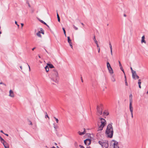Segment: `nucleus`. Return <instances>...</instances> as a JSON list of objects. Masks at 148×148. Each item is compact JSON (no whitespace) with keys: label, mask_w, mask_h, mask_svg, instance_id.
I'll return each mask as SVG.
<instances>
[{"label":"nucleus","mask_w":148,"mask_h":148,"mask_svg":"<svg viewBox=\"0 0 148 148\" xmlns=\"http://www.w3.org/2000/svg\"><path fill=\"white\" fill-rule=\"evenodd\" d=\"M50 78L52 80L56 83H57L59 78L58 73L56 70L53 69L50 74Z\"/></svg>","instance_id":"nucleus-1"},{"label":"nucleus","mask_w":148,"mask_h":148,"mask_svg":"<svg viewBox=\"0 0 148 148\" xmlns=\"http://www.w3.org/2000/svg\"><path fill=\"white\" fill-rule=\"evenodd\" d=\"M105 133L108 138H111L112 137L113 130L111 124H109L107 126Z\"/></svg>","instance_id":"nucleus-2"},{"label":"nucleus","mask_w":148,"mask_h":148,"mask_svg":"<svg viewBox=\"0 0 148 148\" xmlns=\"http://www.w3.org/2000/svg\"><path fill=\"white\" fill-rule=\"evenodd\" d=\"M100 119L101 120V124L99 126L98 131L102 130L103 128L106 123V121L104 119L101 118Z\"/></svg>","instance_id":"nucleus-3"},{"label":"nucleus","mask_w":148,"mask_h":148,"mask_svg":"<svg viewBox=\"0 0 148 148\" xmlns=\"http://www.w3.org/2000/svg\"><path fill=\"white\" fill-rule=\"evenodd\" d=\"M103 107L102 104H100V106H97V114L98 115H100L102 114V113Z\"/></svg>","instance_id":"nucleus-4"},{"label":"nucleus","mask_w":148,"mask_h":148,"mask_svg":"<svg viewBox=\"0 0 148 148\" xmlns=\"http://www.w3.org/2000/svg\"><path fill=\"white\" fill-rule=\"evenodd\" d=\"M91 143L90 140L89 139H87L84 140V143L86 145H89Z\"/></svg>","instance_id":"nucleus-5"},{"label":"nucleus","mask_w":148,"mask_h":148,"mask_svg":"<svg viewBox=\"0 0 148 148\" xmlns=\"http://www.w3.org/2000/svg\"><path fill=\"white\" fill-rule=\"evenodd\" d=\"M113 141L114 142V148H119V146L118 145V142L115 140H113Z\"/></svg>","instance_id":"nucleus-6"},{"label":"nucleus","mask_w":148,"mask_h":148,"mask_svg":"<svg viewBox=\"0 0 148 148\" xmlns=\"http://www.w3.org/2000/svg\"><path fill=\"white\" fill-rule=\"evenodd\" d=\"M103 148H108V143H103V144L102 145V146Z\"/></svg>","instance_id":"nucleus-7"},{"label":"nucleus","mask_w":148,"mask_h":148,"mask_svg":"<svg viewBox=\"0 0 148 148\" xmlns=\"http://www.w3.org/2000/svg\"><path fill=\"white\" fill-rule=\"evenodd\" d=\"M134 75L132 74V77L134 79H138L139 78V77L136 74V71L135 72V74H134Z\"/></svg>","instance_id":"nucleus-8"},{"label":"nucleus","mask_w":148,"mask_h":148,"mask_svg":"<svg viewBox=\"0 0 148 148\" xmlns=\"http://www.w3.org/2000/svg\"><path fill=\"white\" fill-rule=\"evenodd\" d=\"M132 94H130V106H132Z\"/></svg>","instance_id":"nucleus-9"},{"label":"nucleus","mask_w":148,"mask_h":148,"mask_svg":"<svg viewBox=\"0 0 148 148\" xmlns=\"http://www.w3.org/2000/svg\"><path fill=\"white\" fill-rule=\"evenodd\" d=\"M9 96L12 97H14V95L13 92L12 91V90H10L9 91Z\"/></svg>","instance_id":"nucleus-10"},{"label":"nucleus","mask_w":148,"mask_h":148,"mask_svg":"<svg viewBox=\"0 0 148 148\" xmlns=\"http://www.w3.org/2000/svg\"><path fill=\"white\" fill-rule=\"evenodd\" d=\"M2 143L3 145L5 148H9V147L8 144L5 141Z\"/></svg>","instance_id":"nucleus-11"},{"label":"nucleus","mask_w":148,"mask_h":148,"mask_svg":"<svg viewBox=\"0 0 148 148\" xmlns=\"http://www.w3.org/2000/svg\"><path fill=\"white\" fill-rule=\"evenodd\" d=\"M130 110L131 113L132 117L133 118V108L132 106H130Z\"/></svg>","instance_id":"nucleus-12"},{"label":"nucleus","mask_w":148,"mask_h":148,"mask_svg":"<svg viewBox=\"0 0 148 148\" xmlns=\"http://www.w3.org/2000/svg\"><path fill=\"white\" fill-rule=\"evenodd\" d=\"M93 40H94V41H95L97 47H99V45L98 43V42H97V41L96 40V39L95 38V36H94V37L93 38Z\"/></svg>","instance_id":"nucleus-13"},{"label":"nucleus","mask_w":148,"mask_h":148,"mask_svg":"<svg viewBox=\"0 0 148 148\" xmlns=\"http://www.w3.org/2000/svg\"><path fill=\"white\" fill-rule=\"evenodd\" d=\"M86 130L84 129V131L83 132H80V131L78 132V133L80 135H82L86 133Z\"/></svg>","instance_id":"nucleus-14"},{"label":"nucleus","mask_w":148,"mask_h":148,"mask_svg":"<svg viewBox=\"0 0 148 148\" xmlns=\"http://www.w3.org/2000/svg\"><path fill=\"white\" fill-rule=\"evenodd\" d=\"M108 69L109 71V72L111 74H113V71L112 68L111 67L109 68V69Z\"/></svg>","instance_id":"nucleus-15"},{"label":"nucleus","mask_w":148,"mask_h":148,"mask_svg":"<svg viewBox=\"0 0 148 148\" xmlns=\"http://www.w3.org/2000/svg\"><path fill=\"white\" fill-rule=\"evenodd\" d=\"M141 43H143V42H144L145 43H146V41L145 40V36H143L141 38Z\"/></svg>","instance_id":"nucleus-16"},{"label":"nucleus","mask_w":148,"mask_h":148,"mask_svg":"<svg viewBox=\"0 0 148 148\" xmlns=\"http://www.w3.org/2000/svg\"><path fill=\"white\" fill-rule=\"evenodd\" d=\"M109 114V112L106 111H105L103 113V114L104 116H107V115H108Z\"/></svg>","instance_id":"nucleus-17"},{"label":"nucleus","mask_w":148,"mask_h":148,"mask_svg":"<svg viewBox=\"0 0 148 148\" xmlns=\"http://www.w3.org/2000/svg\"><path fill=\"white\" fill-rule=\"evenodd\" d=\"M67 39H68V41L69 43L71 44H72V43L71 42V40L69 36H68L67 37Z\"/></svg>","instance_id":"nucleus-18"},{"label":"nucleus","mask_w":148,"mask_h":148,"mask_svg":"<svg viewBox=\"0 0 148 148\" xmlns=\"http://www.w3.org/2000/svg\"><path fill=\"white\" fill-rule=\"evenodd\" d=\"M111 80L113 82H115L116 81L115 79L114 75H112L111 78Z\"/></svg>","instance_id":"nucleus-19"},{"label":"nucleus","mask_w":148,"mask_h":148,"mask_svg":"<svg viewBox=\"0 0 148 148\" xmlns=\"http://www.w3.org/2000/svg\"><path fill=\"white\" fill-rule=\"evenodd\" d=\"M47 65L49 66V67L50 68H53L54 67L51 64H48Z\"/></svg>","instance_id":"nucleus-20"},{"label":"nucleus","mask_w":148,"mask_h":148,"mask_svg":"<svg viewBox=\"0 0 148 148\" xmlns=\"http://www.w3.org/2000/svg\"><path fill=\"white\" fill-rule=\"evenodd\" d=\"M40 33H41L40 31H39L37 33L36 35L38 37H40L41 38V35L40 34Z\"/></svg>","instance_id":"nucleus-21"},{"label":"nucleus","mask_w":148,"mask_h":148,"mask_svg":"<svg viewBox=\"0 0 148 148\" xmlns=\"http://www.w3.org/2000/svg\"><path fill=\"white\" fill-rule=\"evenodd\" d=\"M107 66L108 69H109V68L111 67L109 63L108 62H107Z\"/></svg>","instance_id":"nucleus-22"},{"label":"nucleus","mask_w":148,"mask_h":148,"mask_svg":"<svg viewBox=\"0 0 148 148\" xmlns=\"http://www.w3.org/2000/svg\"><path fill=\"white\" fill-rule=\"evenodd\" d=\"M45 69L47 72H48L49 71V69L48 66H46L45 67Z\"/></svg>","instance_id":"nucleus-23"},{"label":"nucleus","mask_w":148,"mask_h":148,"mask_svg":"<svg viewBox=\"0 0 148 148\" xmlns=\"http://www.w3.org/2000/svg\"><path fill=\"white\" fill-rule=\"evenodd\" d=\"M0 140L1 142L2 143L5 141L0 136Z\"/></svg>","instance_id":"nucleus-24"},{"label":"nucleus","mask_w":148,"mask_h":148,"mask_svg":"<svg viewBox=\"0 0 148 148\" xmlns=\"http://www.w3.org/2000/svg\"><path fill=\"white\" fill-rule=\"evenodd\" d=\"M130 69H131V70L132 73V74H133L134 75V74H135V72H136V71L133 70L132 67H131Z\"/></svg>","instance_id":"nucleus-25"},{"label":"nucleus","mask_w":148,"mask_h":148,"mask_svg":"<svg viewBox=\"0 0 148 148\" xmlns=\"http://www.w3.org/2000/svg\"><path fill=\"white\" fill-rule=\"evenodd\" d=\"M57 17L58 18V21L59 22H60V18L58 13H57Z\"/></svg>","instance_id":"nucleus-26"},{"label":"nucleus","mask_w":148,"mask_h":148,"mask_svg":"<svg viewBox=\"0 0 148 148\" xmlns=\"http://www.w3.org/2000/svg\"><path fill=\"white\" fill-rule=\"evenodd\" d=\"M39 21H40V22L42 23H43L46 25H47V23H45V22H44L42 20H39Z\"/></svg>","instance_id":"nucleus-27"},{"label":"nucleus","mask_w":148,"mask_h":148,"mask_svg":"<svg viewBox=\"0 0 148 148\" xmlns=\"http://www.w3.org/2000/svg\"><path fill=\"white\" fill-rule=\"evenodd\" d=\"M74 145L75 147H76V148H77L78 147V144L76 142H75Z\"/></svg>","instance_id":"nucleus-28"},{"label":"nucleus","mask_w":148,"mask_h":148,"mask_svg":"<svg viewBox=\"0 0 148 148\" xmlns=\"http://www.w3.org/2000/svg\"><path fill=\"white\" fill-rule=\"evenodd\" d=\"M40 31L41 33H42V34H44V31L42 28L40 29Z\"/></svg>","instance_id":"nucleus-29"},{"label":"nucleus","mask_w":148,"mask_h":148,"mask_svg":"<svg viewBox=\"0 0 148 148\" xmlns=\"http://www.w3.org/2000/svg\"><path fill=\"white\" fill-rule=\"evenodd\" d=\"M98 143H99V144L101 146H102V145L103 144V143H104V142H102L101 141H99L98 142Z\"/></svg>","instance_id":"nucleus-30"},{"label":"nucleus","mask_w":148,"mask_h":148,"mask_svg":"<svg viewBox=\"0 0 148 148\" xmlns=\"http://www.w3.org/2000/svg\"><path fill=\"white\" fill-rule=\"evenodd\" d=\"M140 81H141V80L140 79H139L138 80V85H141V82Z\"/></svg>","instance_id":"nucleus-31"},{"label":"nucleus","mask_w":148,"mask_h":148,"mask_svg":"<svg viewBox=\"0 0 148 148\" xmlns=\"http://www.w3.org/2000/svg\"><path fill=\"white\" fill-rule=\"evenodd\" d=\"M54 118L55 119L56 121V122L57 123H58V119L56 118L55 117H54Z\"/></svg>","instance_id":"nucleus-32"},{"label":"nucleus","mask_w":148,"mask_h":148,"mask_svg":"<svg viewBox=\"0 0 148 148\" xmlns=\"http://www.w3.org/2000/svg\"><path fill=\"white\" fill-rule=\"evenodd\" d=\"M73 27L75 30H77L78 29V28L75 26L74 25H73Z\"/></svg>","instance_id":"nucleus-33"},{"label":"nucleus","mask_w":148,"mask_h":148,"mask_svg":"<svg viewBox=\"0 0 148 148\" xmlns=\"http://www.w3.org/2000/svg\"><path fill=\"white\" fill-rule=\"evenodd\" d=\"M109 46H110V50H111V49L112 50V46L111 43H109Z\"/></svg>","instance_id":"nucleus-34"},{"label":"nucleus","mask_w":148,"mask_h":148,"mask_svg":"<svg viewBox=\"0 0 148 148\" xmlns=\"http://www.w3.org/2000/svg\"><path fill=\"white\" fill-rule=\"evenodd\" d=\"M45 118H46L47 117H48L49 118V116H48L47 114V112H46V115L45 116Z\"/></svg>","instance_id":"nucleus-35"},{"label":"nucleus","mask_w":148,"mask_h":148,"mask_svg":"<svg viewBox=\"0 0 148 148\" xmlns=\"http://www.w3.org/2000/svg\"><path fill=\"white\" fill-rule=\"evenodd\" d=\"M119 66H120V67H121V62L120 61H119Z\"/></svg>","instance_id":"nucleus-36"},{"label":"nucleus","mask_w":148,"mask_h":148,"mask_svg":"<svg viewBox=\"0 0 148 148\" xmlns=\"http://www.w3.org/2000/svg\"><path fill=\"white\" fill-rule=\"evenodd\" d=\"M79 146L80 147V148H85L83 146H82L81 145H79Z\"/></svg>","instance_id":"nucleus-37"},{"label":"nucleus","mask_w":148,"mask_h":148,"mask_svg":"<svg viewBox=\"0 0 148 148\" xmlns=\"http://www.w3.org/2000/svg\"><path fill=\"white\" fill-rule=\"evenodd\" d=\"M53 125H54V128L56 129V128H57V126H56L55 125V124H53Z\"/></svg>","instance_id":"nucleus-38"},{"label":"nucleus","mask_w":148,"mask_h":148,"mask_svg":"<svg viewBox=\"0 0 148 148\" xmlns=\"http://www.w3.org/2000/svg\"><path fill=\"white\" fill-rule=\"evenodd\" d=\"M0 84H3L5 86H6L5 84L2 82L0 83Z\"/></svg>","instance_id":"nucleus-39"},{"label":"nucleus","mask_w":148,"mask_h":148,"mask_svg":"<svg viewBox=\"0 0 148 148\" xmlns=\"http://www.w3.org/2000/svg\"><path fill=\"white\" fill-rule=\"evenodd\" d=\"M15 23L18 26V27H19V25L17 24V22L16 21H15Z\"/></svg>","instance_id":"nucleus-40"},{"label":"nucleus","mask_w":148,"mask_h":148,"mask_svg":"<svg viewBox=\"0 0 148 148\" xmlns=\"http://www.w3.org/2000/svg\"><path fill=\"white\" fill-rule=\"evenodd\" d=\"M110 50V52H111V54L112 55V49Z\"/></svg>","instance_id":"nucleus-41"},{"label":"nucleus","mask_w":148,"mask_h":148,"mask_svg":"<svg viewBox=\"0 0 148 148\" xmlns=\"http://www.w3.org/2000/svg\"><path fill=\"white\" fill-rule=\"evenodd\" d=\"M69 45H70V46H71V48H73V46H72V44H69Z\"/></svg>","instance_id":"nucleus-42"},{"label":"nucleus","mask_w":148,"mask_h":148,"mask_svg":"<svg viewBox=\"0 0 148 148\" xmlns=\"http://www.w3.org/2000/svg\"><path fill=\"white\" fill-rule=\"evenodd\" d=\"M125 85L126 86H128V84H127V82H125Z\"/></svg>","instance_id":"nucleus-43"},{"label":"nucleus","mask_w":148,"mask_h":148,"mask_svg":"<svg viewBox=\"0 0 148 148\" xmlns=\"http://www.w3.org/2000/svg\"><path fill=\"white\" fill-rule=\"evenodd\" d=\"M62 29H63V31L64 32H66V31H65V29H64V28H62Z\"/></svg>","instance_id":"nucleus-44"},{"label":"nucleus","mask_w":148,"mask_h":148,"mask_svg":"<svg viewBox=\"0 0 148 148\" xmlns=\"http://www.w3.org/2000/svg\"><path fill=\"white\" fill-rule=\"evenodd\" d=\"M98 52L99 53L100 52V49L98 47Z\"/></svg>","instance_id":"nucleus-45"},{"label":"nucleus","mask_w":148,"mask_h":148,"mask_svg":"<svg viewBox=\"0 0 148 148\" xmlns=\"http://www.w3.org/2000/svg\"><path fill=\"white\" fill-rule=\"evenodd\" d=\"M121 70L124 73V74H125V72H124V70L123 69H122Z\"/></svg>","instance_id":"nucleus-46"},{"label":"nucleus","mask_w":148,"mask_h":148,"mask_svg":"<svg viewBox=\"0 0 148 148\" xmlns=\"http://www.w3.org/2000/svg\"><path fill=\"white\" fill-rule=\"evenodd\" d=\"M138 86H139V87L140 88H141V85H138Z\"/></svg>","instance_id":"nucleus-47"},{"label":"nucleus","mask_w":148,"mask_h":148,"mask_svg":"<svg viewBox=\"0 0 148 148\" xmlns=\"http://www.w3.org/2000/svg\"><path fill=\"white\" fill-rule=\"evenodd\" d=\"M0 132H1V133H3V134H4V133H3V131L2 130H1L0 131Z\"/></svg>","instance_id":"nucleus-48"},{"label":"nucleus","mask_w":148,"mask_h":148,"mask_svg":"<svg viewBox=\"0 0 148 148\" xmlns=\"http://www.w3.org/2000/svg\"><path fill=\"white\" fill-rule=\"evenodd\" d=\"M6 136H8V134H4Z\"/></svg>","instance_id":"nucleus-49"},{"label":"nucleus","mask_w":148,"mask_h":148,"mask_svg":"<svg viewBox=\"0 0 148 148\" xmlns=\"http://www.w3.org/2000/svg\"><path fill=\"white\" fill-rule=\"evenodd\" d=\"M120 67V69H121V70H122V69H123L122 66H121V67Z\"/></svg>","instance_id":"nucleus-50"},{"label":"nucleus","mask_w":148,"mask_h":148,"mask_svg":"<svg viewBox=\"0 0 148 148\" xmlns=\"http://www.w3.org/2000/svg\"><path fill=\"white\" fill-rule=\"evenodd\" d=\"M27 64L28 66H29V71H30V67H29V65Z\"/></svg>","instance_id":"nucleus-51"},{"label":"nucleus","mask_w":148,"mask_h":148,"mask_svg":"<svg viewBox=\"0 0 148 148\" xmlns=\"http://www.w3.org/2000/svg\"><path fill=\"white\" fill-rule=\"evenodd\" d=\"M35 49V47H34L33 48H32V49L33 51Z\"/></svg>","instance_id":"nucleus-52"},{"label":"nucleus","mask_w":148,"mask_h":148,"mask_svg":"<svg viewBox=\"0 0 148 148\" xmlns=\"http://www.w3.org/2000/svg\"><path fill=\"white\" fill-rule=\"evenodd\" d=\"M124 75H125V74ZM124 77H125V79H126V76L125 75Z\"/></svg>","instance_id":"nucleus-53"},{"label":"nucleus","mask_w":148,"mask_h":148,"mask_svg":"<svg viewBox=\"0 0 148 148\" xmlns=\"http://www.w3.org/2000/svg\"><path fill=\"white\" fill-rule=\"evenodd\" d=\"M64 34L66 36V32H64Z\"/></svg>","instance_id":"nucleus-54"},{"label":"nucleus","mask_w":148,"mask_h":148,"mask_svg":"<svg viewBox=\"0 0 148 148\" xmlns=\"http://www.w3.org/2000/svg\"><path fill=\"white\" fill-rule=\"evenodd\" d=\"M20 67L21 68V69L22 70V66H20Z\"/></svg>","instance_id":"nucleus-55"},{"label":"nucleus","mask_w":148,"mask_h":148,"mask_svg":"<svg viewBox=\"0 0 148 148\" xmlns=\"http://www.w3.org/2000/svg\"><path fill=\"white\" fill-rule=\"evenodd\" d=\"M125 82H127V79H125Z\"/></svg>","instance_id":"nucleus-56"},{"label":"nucleus","mask_w":148,"mask_h":148,"mask_svg":"<svg viewBox=\"0 0 148 148\" xmlns=\"http://www.w3.org/2000/svg\"><path fill=\"white\" fill-rule=\"evenodd\" d=\"M21 25L22 27H23V23H21Z\"/></svg>","instance_id":"nucleus-57"},{"label":"nucleus","mask_w":148,"mask_h":148,"mask_svg":"<svg viewBox=\"0 0 148 148\" xmlns=\"http://www.w3.org/2000/svg\"><path fill=\"white\" fill-rule=\"evenodd\" d=\"M81 81H82V82H83V79H82V78H81Z\"/></svg>","instance_id":"nucleus-58"},{"label":"nucleus","mask_w":148,"mask_h":148,"mask_svg":"<svg viewBox=\"0 0 148 148\" xmlns=\"http://www.w3.org/2000/svg\"><path fill=\"white\" fill-rule=\"evenodd\" d=\"M28 6H29V7H30V4H29V3H28Z\"/></svg>","instance_id":"nucleus-59"},{"label":"nucleus","mask_w":148,"mask_h":148,"mask_svg":"<svg viewBox=\"0 0 148 148\" xmlns=\"http://www.w3.org/2000/svg\"><path fill=\"white\" fill-rule=\"evenodd\" d=\"M47 25V26L48 28H49V25H48L47 24V25Z\"/></svg>","instance_id":"nucleus-60"},{"label":"nucleus","mask_w":148,"mask_h":148,"mask_svg":"<svg viewBox=\"0 0 148 148\" xmlns=\"http://www.w3.org/2000/svg\"><path fill=\"white\" fill-rule=\"evenodd\" d=\"M124 16L126 17V14H124Z\"/></svg>","instance_id":"nucleus-61"},{"label":"nucleus","mask_w":148,"mask_h":148,"mask_svg":"<svg viewBox=\"0 0 148 148\" xmlns=\"http://www.w3.org/2000/svg\"><path fill=\"white\" fill-rule=\"evenodd\" d=\"M81 24H82V25H84V24H83V23H81Z\"/></svg>","instance_id":"nucleus-62"},{"label":"nucleus","mask_w":148,"mask_h":148,"mask_svg":"<svg viewBox=\"0 0 148 148\" xmlns=\"http://www.w3.org/2000/svg\"><path fill=\"white\" fill-rule=\"evenodd\" d=\"M57 148H60L58 146H57Z\"/></svg>","instance_id":"nucleus-63"},{"label":"nucleus","mask_w":148,"mask_h":148,"mask_svg":"<svg viewBox=\"0 0 148 148\" xmlns=\"http://www.w3.org/2000/svg\"><path fill=\"white\" fill-rule=\"evenodd\" d=\"M38 57L39 58H40V56H39V55L38 56Z\"/></svg>","instance_id":"nucleus-64"}]
</instances>
